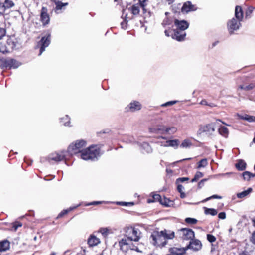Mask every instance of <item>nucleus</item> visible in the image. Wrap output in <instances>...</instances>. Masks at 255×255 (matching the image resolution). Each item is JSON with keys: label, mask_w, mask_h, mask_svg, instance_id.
I'll return each mask as SVG.
<instances>
[{"label": "nucleus", "mask_w": 255, "mask_h": 255, "mask_svg": "<svg viewBox=\"0 0 255 255\" xmlns=\"http://www.w3.org/2000/svg\"><path fill=\"white\" fill-rule=\"evenodd\" d=\"M175 237L174 231L164 229L161 231H154L150 237V243L157 248H163L168 244V240L173 239Z\"/></svg>", "instance_id": "f257e3e1"}, {"label": "nucleus", "mask_w": 255, "mask_h": 255, "mask_svg": "<svg viewBox=\"0 0 255 255\" xmlns=\"http://www.w3.org/2000/svg\"><path fill=\"white\" fill-rule=\"evenodd\" d=\"M174 24L176 28L171 34L172 38L179 42L184 41L186 36L185 31L189 27V23L185 20L175 19Z\"/></svg>", "instance_id": "f03ea898"}, {"label": "nucleus", "mask_w": 255, "mask_h": 255, "mask_svg": "<svg viewBox=\"0 0 255 255\" xmlns=\"http://www.w3.org/2000/svg\"><path fill=\"white\" fill-rule=\"evenodd\" d=\"M100 151V146L98 145H92L89 147L84 149L81 154V157L85 160H93L99 156Z\"/></svg>", "instance_id": "7ed1b4c3"}, {"label": "nucleus", "mask_w": 255, "mask_h": 255, "mask_svg": "<svg viewBox=\"0 0 255 255\" xmlns=\"http://www.w3.org/2000/svg\"><path fill=\"white\" fill-rule=\"evenodd\" d=\"M86 141L84 140H78L75 143H71L68 147L67 152L71 155H76L78 153L82 154L86 146Z\"/></svg>", "instance_id": "20e7f679"}, {"label": "nucleus", "mask_w": 255, "mask_h": 255, "mask_svg": "<svg viewBox=\"0 0 255 255\" xmlns=\"http://www.w3.org/2000/svg\"><path fill=\"white\" fill-rule=\"evenodd\" d=\"M125 236L128 240L138 242L140 239V232L132 227H127L124 229Z\"/></svg>", "instance_id": "39448f33"}, {"label": "nucleus", "mask_w": 255, "mask_h": 255, "mask_svg": "<svg viewBox=\"0 0 255 255\" xmlns=\"http://www.w3.org/2000/svg\"><path fill=\"white\" fill-rule=\"evenodd\" d=\"M20 65V63L15 59L2 57L0 67L1 69H11L18 68Z\"/></svg>", "instance_id": "423d86ee"}, {"label": "nucleus", "mask_w": 255, "mask_h": 255, "mask_svg": "<svg viewBox=\"0 0 255 255\" xmlns=\"http://www.w3.org/2000/svg\"><path fill=\"white\" fill-rule=\"evenodd\" d=\"M51 42V33L47 31L46 35L43 36L41 40L37 43V47L40 48L39 55H41L48 47Z\"/></svg>", "instance_id": "0eeeda50"}, {"label": "nucleus", "mask_w": 255, "mask_h": 255, "mask_svg": "<svg viewBox=\"0 0 255 255\" xmlns=\"http://www.w3.org/2000/svg\"><path fill=\"white\" fill-rule=\"evenodd\" d=\"M177 233L183 240H191L195 237V233L189 228H181L177 230Z\"/></svg>", "instance_id": "6e6552de"}, {"label": "nucleus", "mask_w": 255, "mask_h": 255, "mask_svg": "<svg viewBox=\"0 0 255 255\" xmlns=\"http://www.w3.org/2000/svg\"><path fill=\"white\" fill-rule=\"evenodd\" d=\"M66 151H61L59 152H54L50 154L47 158V160L49 162L52 161L55 162H59L65 159Z\"/></svg>", "instance_id": "1a4fd4ad"}, {"label": "nucleus", "mask_w": 255, "mask_h": 255, "mask_svg": "<svg viewBox=\"0 0 255 255\" xmlns=\"http://www.w3.org/2000/svg\"><path fill=\"white\" fill-rule=\"evenodd\" d=\"M40 20L43 26H45L50 22V16L48 13V9L45 7H42L40 15Z\"/></svg>", "instance_id": "9d476101"}, {"label": "nucleus", "mask_w": 255, "mask_h": 255, "mask_svg": "<svg viewBox=\"0 0 255 255\" xmlns=\"http://www.w3.org/2000/svg\"><path fill=\"white\" fill-rule=\"evenodd\" d=\"M240 25V21L235 18H233L229 20L227 23V27L230 34H233L235 30L239 28Z\"/></svg>", "instance_id": "9b49d317"}, {"label": "nucleus", "mask_w": 255, "mask_h": 255, "mask_svg": "<svg viewBox=\"0 0 255 255\" xmlns=\"http://www.w3.org/2000/svg\"><path fill=\"white\" fill-rule=\"evenodd\" d=\"M187 250L190 249L194 251H198L202 248L201 242L198 239H194V238L190 241L189 244L186 246Z\"/></svg>", "instance_id": "f8f14e48"}, {"label": "nucleus", "mask_w": 255, "mask_h": 255, "mask_svg": "<svg viewBox=\"0 0 255 255\" xmlns=\"http://www.w3.org/2000/svg\"><path fill=\"white\" fill-rule=\"evenodd\" d=\"M186 247H172L168 249V252L172 255H185L187 251Z\"/></svg>", "instance_id": "ddd939ff"}, {"label": "nucleus", "mask_w": 255, "mask_h": 255, "mask_svg": "<svg viewBox=\"0 0 255 255\" xmlns=\"http://www.w3.org/2000/svg\"><path fill=\"white\" fill-rule=\"evenodd\" d=\"M142 108V105L140 103L137 101H133L129 104V105L126 108L127 112H134L136 111L140 110Z\"/></svg>", "instance_id": "4468645a"}, {"label": "nucleus", "mask_w": 255, "mask_h": 255, "mask_svg": "<svg viewBox=\"0 0 255 255\" xmlns=\"http://www.w3.org/2000/svg\"><path fill=\"white\" fill-rule=\"evenodd\" d=\"M197 7L195 5L192 4L190 1H187L185 2L181 7V12L183 13H187L190 11H194L196 10Z\"/></svg>", "instance_id": "2eb2a0df"}, {"label": "nucleus", "mask_w": 255, "mask_h": 255, "mask_svg": "<svg viewBox=\"0 0 255 255\" xmlns=\"http://www.w3.org/2000/svg\"><path fill=\"white\" fill-rule=\"evenodd\" d=\"M129 12H130L133 16H137L139 14L140 9L141 6L137 3L130 5L129 7H127Z\"/></svg>", "instance_id": "dca6fc26"}, {"label": "nucleus", "mask_w": 255, "mask_h": 255, "mask_svg": "<svg viewBox=\"0 0 255 255\" xmlns=\"http://www.w3.org/2000/svg\"><path fill=\"white\" fill-rule=\"evenodd\" d=\"M128 240V239L123 238L119 242L120 249L124 252H127L129 250Z\"/></svg>", "instance_id": "f3484780"}, {"label": "nucleus", "mask_w": 255, "mask_h": 255, "mask_svg": "<svg viewBox=\"0 0 255 255\" xmlns=\"http://www.w3.org/2000/svg\"><path fill=\"white\" fill-rule=\"evenodd\" d=\"M236 18L239 21H241L243 18V11L240 6H236L235 11Z\"/></svg>", "instance_id": "a211bd4d"}, {"label": "nucleus", "mask_w": 255, "mask_h": 255, "mask_svg": "<svg viewBox=\"0 0 255 255\" xmlns=\"http://www.w3.org/2000/svg\"><path fill=\"white\" fill-rule=\"evenodd\" d=\"M10 248V242L7 240L0 241V252H5Z\"/></svg>", "instance_id": "6ab92c4d"}, {"label": "nucleus", "mask_w": 255, "mask_h": 255, "mask_svg": "<svg viewBox=\"0 0 255 255\" xmlns=\"http://www.w3.org/2000/svg\"><path fill=\"white\" fill-rule=\"evenodd\" d=\"M99 243V239L94 235H91L88 240V244L91 247L96 246Z\"/></svg>", "instance_id": "aec40b11"}, {"label": "nucleus", "mask_w": 255, "mask_h": 255, "mask_svg": "<svg viewBox=\"0 0 255 255\" xmlns=\"http://www.w3.org/2000/svg\"><path fill=\"white\" fill-rule=\"evenodd\" d=\"M161 204L165 207H171L173 206L174 202L173 200H171L164 196L161 198Z\"/></svg>", "instance_id": "412c9836"}, {"label": "nucleus", "mask_w": 255, "mask_h": 255, "mask_svg": "<svg viewBox=\"0 0 255 255\" xmlns=\"http://www.w3.org/2000/svg\"><path fill=\"white\" fill-rule=\"evenodd\" d=\"M14 5V3L11 0H5L3 3L2 2V6L5 13L6 9L11 8Z\"/></svg>", "instance_id": "4be33fe9"}, {"label": "nucleus", "mask_w": 255, "mask_h": 255, "mask_svg": "<svg viewBox=\"0 0 255 255\" xmlns=\"http://www.w3.org/2000/svg\"><path fill=\"white\" fill-rule=\"evenodd\" d=\"M79 206V205H78L76 206L70 207V208H69L67 209H64V210H62L58 214V215L57 217V218H60L64 217V216L66 215L68 213H69L70 211L77 208Z\"/></svg>", "instance_id": "5701e85b"}, {"label": "nucleus", "mask_w": 255, "mask_h": 255, "mask_svg": "<svg viewBox=\"0 0 255 255\" xmlns=\"http://www.w3.org/2000/svg\"><path fill=\"white\" fill-rule=\"evenodd\" d=\"M161 198L162 197L160 195L158 194H154L151 198L147 199V202L150 203L152 202H159L161 204Z\"/></svg>", "instance_id": "b1692460"}, {"label": "nucleus", "mask_w": 255, "mask_h": 255, "mask_svg": "<svg viewBox=\"0 0 255 255\" xmlns=\"http://www.w3.org/2000/svg\"><path fill=\"white\" fill-rule=\"evenodd\" d=\"M219 133L225 137H227L229 134L228 129L224 126H221L218 129Z\"/></svg>", "instance_id": "393cba45"}, {"label": "nucleus", "mask_w": 255, "mask_h": 255, "mask_svg": "<svg viewBox=\"0 0 255 255\" xmlns=\"http://www.w3.org/2000/svg\"><path fill=\"white\" fill-rule=\"evenodd\" d=\"M166 142L167 144V146L177 148L179 144V140L178 139L169 140L166 141Z\"/></svg>", "instance_id": "a878e982"}, {"label": "nucleus", "mask_w": 255, "mask_h": 255, "mask_svg": "<svg viewBox=\"0 0 255 255\" xmlns=\"http://www.w3.org/2000/svg\"><path fill=\"white\" fill-rule=\"evenodd\" d=\"M236 168L239 171L244 170L246 167V163L242 160H239L235 165Z\"/></svg>", "instance_id": "bb28decb"}, {"label": "nucleus", "mask_w": 255, "mask_h": 255, "mask_svg": "<svg viewBox=\"0 0 255 255\" xmlns=\"http://www.w3.org/2000/svg\"><path fill=\"white\" fill-rule=\"evenodd\" d=\"M255 87V84L254 83H250L248 85H240L238 86V89L241 90H245L246 91H249Z\"/></svg>", "instance_id": "cd10ccee"}, {"label": "nucleus", "mask_w": 255, "mask_h": 255, "mask_svg": "<svg viewBox=\"0 0 255 255\" xmlns=\"http://www.w3.org/2000/svg\"><path fill=\"white\" fill-rule=\"evenodd\" d=\"M252 191V188H249L247 190H245L243 192L239 193L237 194V196L238 198H243L247 196L249 193Z\"/></svg>", "instance_id": "c85d7f7f"}, {"label": "nucleus", "mask_w": 255, "mask_h": 255, "mask_svg": "<svg viewBox=\"0 0 255 255\" xmlns=\"http://www.w3.org/2000/svg\"><path fill=\"white\" fill-rule=\"evenodd\" d=\"M55 3L56 5V7L55 8V11L61 10L64 8V7L68 5V3H67V2L63 3V2H62L61 1H57Z\"/></svg>", "instance_id": "c756f323"}, {"label": "nucleus", "mask_w": 255, "mask_h": 255, "mask_svg": "<svg viewBox=\"0 0 255 255\" xmlns=\"http://www.w3.org/2000/svg\"><path fill=\"white\" fill-rule=\"evenodd\" d=\"M243 179L249 181L251 177L255 176V174H253L249 171H245L242 173Z\"/></svg>", "instance_id": "7c9ffc66"}, {"label": "nucleus", "mask_w": 255, "mask_h": 255, "mask_svg": "<svg viewBox=\"0 0 255 255\" xmlns=\"http://www.w3.org/2000/svg\"><path fill=\"white\" fill-rule=\"evenodd\" d=\"M208 165V160L206 158L201 159L200 161L197 163L198 169L201 168L205 167Z\"/></svg>", "instance_id": "2f4dec72"}, {"label": "nucleus", "mask_w": 255, "mask_h": 255, "mask_svg": "<svg viewBox=\"0 0 255 255\" xmlns=\"http://www.w3.org/2000/svg\"><path fill=\"white\" fill-rule=\"evenodd\" d=\"M192 145V143L190 140L186 139L184 140L181 144L180 145V147L182 148H188L191 147Z\"/></svg>", "instance_id": "473e14b6"}, {"label": "nucleus", "mask_w": 255, "mask_h": 255, "mask_svg": "<svg viewBox=\"0 0 255 255\" xmlns=\"http://www.w3.org/2000/svg\"><path fill=\"white\" fill-rule=\"evenodd\" d=\"M204 176V174L200 172V171H197L194 178L191 180V182H197L200 178L203 177Z\"/></svg>", "instance_id": "72a5a7b5"}, {"label": "nucleus", "mask_w": 255, "mask_h": 255, "mask_svg": "<svg viewBox=\"0 0 255 255\" xmlns=\"http://www.w3.org/2000/svg\"><path fill=\"white\" fill-rule=\"evenodd\" d=\"M205 213L206 214H210L212 216H215L217 215V211L216 209L213 208H205Z\"/></svg>", "instance_id": "f704fd0d"}, {"label": "nucleus", "mask_w": 255, "mask_h": 255, "mask_svg": "<svg viewBox=\"0 0 255 255\" xmlns=\"http://www.w3.org/2000/svg\"><path fill=\"white\" fill-rule=\"evenodd\" d=\"M177 184V191L180 193V197L181 198H184L186 197L185 194L183 192V187L182 185L180 184L179 183Z\"/></svg>", "instance_id": "c9c22d12"}, {"label": "nucleus", "mask_w": 255, "mask_h": 255, "mask_svg": "<svg viewBox=\"0 0 255 255\" xmlns=\"http://www.w3.org/2000/svg\"><path fill=\"white\" fill-rule=\"evenodd\" d=\"M200 104L202 105H206V106H209L210 107H211V108H213V107H216L217 105L213 103H208L206 100L205 99H203L201 101Z\"/></svg>", "instance_id": "e433bc0d"}, {"label": "nucleus", "mask_w": 255, "mask_h": 255, "mask_svg": "<svg viewBox=\"0 0 255 255\" xmlns=\"http://www.w3.org/2000/svg\"><path fill=\"white\" fill-rule=\"evenodd\" d=\"M185 222L188 224L194 225L196 224L198 221L195 218L188 217L185 219Z\"/></svg>", "instance_id": "4c0bfd02"}, {"label": "nucleus", "mask_w": 255, "mask_h": 255, "mask_svg": "<svg viewBox=\"0 0 255 255\" xmlns=\"http://www.w3.org/2000/svg\"><path fill=\"white\" fill-rule=\"evenodd\" d=\"M242 119L245 120L249 122H255V117L254 116L245 115L244 116L242 117Z\"/></svg>", "instance_id": "58836bf2"}, {"label": "nucleus", "mask_w": 255, "mask_h": 255, "mask_svg": "<svg viewBox=\"0 0 255 255\" xmlns=\"http://www.w3.org/2000/svg\"><path fill=\"white\" fill-rule=\"evenodd\" d=\"M173 23V21L170 18L166 17L162 21V25L163 26L170 25Z\"/></svg>", "instance_id": "ea45409f"}, {"label": "nucleus", "mask_w": 255, "mask_h": 255, "mask_svg": "<svg viewBox=\"0 0 255 255\" xmlns=\"http://www.w3.org/2000/svg\"><path fill=\"white\" fill-rule=\"evenodd\" d=\"M214 128L212 124L207 125L204 128V131H207V132H213L214 131Z\"/></svg>", "instance_id": "a19ab883"}, {"label": "nucleus", "mask_w": 255, "mask_h": 255, "mask_svg": "<svg viewBox=\"0 0 255 255\" xmlns=\"http://www.w3.org/2000/svg\"><path fill=\"white\" fill-rule=\"evenodd\" d=\"M178 101L177 100H173V101H170L167 102L165 103H163L161 105V107H168V106H171L177 103H178Z\"/></svg>", "instance_id": "79ce46f5"}, {"label": "nucleus", "mask_w": 255, "mask_h": 255, "mask_svg": "<svg viewBox=\"0 0 255 255\" xmlns=\"http://www.w3.org/2000/svg\"><path fill=\"white\" fill-rule=\"evenodd\" d=\"M146 1L147 0H139V2L137 3L138 4H140L141 6V8L144 13L146 12L145 7L146 6Z\"/></svg>", "instance_id": "37998d69"}, {"label": "nucleus", "mask_w": 255, "mask_h": 255, "mask_svg": "<svg viewBox=\"0 0 255 255\" xmlns=\"http://www.w3.org/2000/svg\"><path fill=\"white\" fill-rule=\"evenodd\" d=\"M6 34V29L0 27V40H2Z\"/></svg>", "instance_id": "c03bdc74"}, {"label": "nucleus", "mask_w": 255, "mask_h": 255, "mask_svg": "<svg viewBox=\"0 0 255 255\" xmlns=\"http://www.w3.org/2000/svg\"><path fill=\"white\" fill-rule=\"evenodd\" d=\"M22 224L19 221H15L12 223V228L14 230H16L19 227H21Z\"/></svg>", "instance_id": "a18cd8bd"}, {"label": "nucleus", "mask_w": 255, "mask_h": 255, "mask_svg": "<svg viewBox=\"0 0 255 255\" xmlns=\"http://www.w3.org/2000/svg\"><path fill=\"white\" fill-rule=\"evenodd\" d=\"M207 239L208 241L210 243H213L216 240V237L211 234H207Z\"/></svg>", "instance_id": "49530a36"}, {"label": "nucleus", "mask_w": 255, "mask_h": 255, "mask_svg": "<svg viewBox=\"0 0 255 255\" xmlns=\"http://www.w3.org/2000/svg\"><path fill=\"white\" fill-rule=\"evenodd\" d=\"M118 204L119 205H122V206H133L134 205V203L133 202H118Z\"/></svg>", "instance_id": "de8ad7c7"}, {"label": "nucleus", "mask_w": 255, "mask_h": 255, "mask_svg": "<svg viewBox=\"0 0 255 255\" xmlns=\"http://www.w3.org/2000/svg\"><path fill=\"white\" fill-rule=\"evenodd\" d=\"M189 178L188 177H180L178 178L176 180V183L178 184L180 183L183 182L184 181H188Z\"/></svg>", "instance_id": "09e8293b"}, {"label": "nucleus", "mask_w": 255, "mask_h": 255, "mask_svg": "<svg viewBox=\"0 0 255 255\" xmlns=\"http://www.w3.org/2000/svg\"><path fill=\"white\" fill-rule=\"evenodd\" d=\"M222 198V197L218 195H213L207 198L204 200V201H207L212 199H221Z\"/></svg>", "instance_id": "8fccbe9b"}, {"label": "nucleus", "mask_w": 255, "mask_h": 255, "mask_svg": "<svg viewBox=\"0 0 255 255\" xmlns=\"http://www.w3.org/2000/svg\"><path fill=\"white\" fill-rule=\"evenodd\" d=\"M250 241L254 245H255V230L252 233L250 238Z\"/></svg>", "instance_id": "3c124183"}, {"label": "nucleus", "mask_w": 255, "mask_h": 255, "mask_svg": "<svg viewBox=\"0 0 255 255\" xmlns=\"http://www.w3.org/2000/svg\"><path fill=\"white\" fill-rule=\"evenodd\" d=\"M121 25L123 29H126L128 27V21L126 19L123 20L121 23Z\"/></svg>", "instance_id": "603ef678"}, {"label": "nucleus", "mask_w": 255, "mask_h": 255, "mask_svg": "<svg viewBox=\"0 0 255 255\" xmlns=\"http://www.w3.org/2000/svg\"><path fill=\"white\" fill-rule=\"evenodd\" d=\"M102 202L101 201H93L89 203L85 204V206H90V205H97L100 204H101Z\"/></svg>", "instance_id": "864d4df0"}, {"label": "nucleus", "mask_w": 255, "mask_h": 255, "mask_svg": "<svg viewBox=\"0 0 255 255\" xmlns=\"http://www.w3.org/2000/svg\"><path fill=\"white\" fill-rule=\"evenodd\" d=\"M5 15V12L3 10L2 6V2L0 1V16H4Z\"/></svg>", "instance_id": "5fc2aeb1"}, {"label": "nucleus", "mask_w": 255, "mask_h": 255, "mask_svg": "<svg viewBox=\"0 0 255 255\" xmlns=\"http://www.w3.org/2000/svg\"><path fill=\"white\" fill-rule=\"evenodd\" d=\"M128 247H129V249H131L132 250L136 251L137 252H140L139 249V248H138V247L136 246H135V245H134L133 244H132L131 246H130V247L128 246Z\"/></svg>", "instance_id": "6e6d98bb"}, {"label": "nucleus", "mask_w": 255, "mask_h": 255, "mask_svg": "<svg viewBox=\"0 0 255 255\" xmlns=\"http://www.w3.org/2000/svg\"><path fill=\"white\" fill-rule=\"evenodd\" d=\"M253 8L252 7H249L246 12V17L251 14L253 12Z\"/></svg>", "instance_id": "4d7b16f0"}, {"label": "nucleus", "mask_w": 255, "mask_h": 255, "mask_svg": "<svg viewBox=\"0 0 255 255\" xmlns=\"http://www.w3.org/2000/svg\"><path fill=\"white\" fill-rule=\"evenodd\" d=\"M218 218L221 219H224L226 218V213L224 212H220L218 214Z\"/></svg>", "instance_id": "13d9d810"}, {"label": "nucleus", "mask_w": 255, "mask_h": 255, "mask_svg": "<svg viewBox=\"0 0 255 255\" xmlns=\"http://www.w3.org/2000/svg\"><path fill=\"white\" fill-rule=\"evenodd\" d=\"M100 232L104 235H107L108 233V229L107 228H101L100 229Z\"/></svg>", "instance_id": "bf43d9fd"}, {"label": "nucleus", "mask_w": 255, "mask_h": 255, "mask_svg": "<svg viewBox=\"0 0 255 255\" xmlns=\"http://www.w3.org/2000/svg\"><path fill=\"white\" fill-rule=\"evenodd\" d=\"M7 43L9 45H11L12 48L15 47L16 45V42L14 41H12L11 40H8Z\"/></svg>", "instance_id": "052dcab7"}, {"label": "nucleus", "mask_w": 255, "mask_h": 255, "mask_svg": "<svg viewBox=\"0 0 255 255\" xmlns=\"http://www.w3.org/2000/svg\"><path fill=\"white\" fill-rule=\"evenodd\" d=\"M204 183L203 182V181L201 180L198 183V188H201L204 186Z\"/></svg>", "instance_id": "680f3d73"}, {"label": "nucleus", "mask_w": 255, "mask_h": 255, "mask_svg": "<svg viewBox=\"0 0 255 255\" xmlns=\"http://www.w3.org/2000/svg\"><path fill=\"white\" fill-rule=\"evenodd\" d=\"M239 255H250L247 251H242L239 253Z\"/></svg>", "instance_id": "e2e57ef3"}, {"label": "nucleus", "mask_w": 255, "mask_h": 255, "mask_svg": "<svg viewBox=\"0 0 255 255\" xmlns=\"http://www.w3.org/2000/svg\"><path fill=\"white\" fill-rule=\"evenodd\" d=\"M170 32H171V31H170L169 30H166L164 31L165 35L167 37H169L170 36Z\"/></svg>", "instance_id": "0e129e2a"}, {"label": "nucleus", "mask_w": 255, "mask_h": 255, "mask_svg": "<svg viewBox=\"0 0 255 255\" xmlns=\"http://www.w3.org/2000/svg\"><path fill=\"white\" fill-rule=\"evenodd\" d=\"M192 158H185V159H182V160H180L178 161H177V162H181L183 161H185V160H191Z\"/></svg>", "instance_id": "69168bd1"}, {"label": "nucleus", "mask_w": 255, "mask_h": 255, "mask_svg": "<svg viewBox=\"0 0 255 255\" xmlns=\"http://www.w3.org/2000/svg\"><path fill=\"white\" fill-rule=\"evenodd\" d=\"M166 0V1H167L168 2L169 4H171L175 1V0Z\"/></svg>", "instance_id": "338daca9"}, {"label": "nucleus", "mask_w": 255, "mask_h": 255, "mask_svg": "<svg viewBox=\"0 0 255 255\" xmlns=\"http://www.w3.org/2000/svg\"><path fill=\"white\" fill-rule=\"evenodd\" d=\"M170 129H171V128H166V129L165 130V132H166V133H167V132H168L170 131Z\"/></svg>", "instance_id": "774afa93"}]
</instances>
